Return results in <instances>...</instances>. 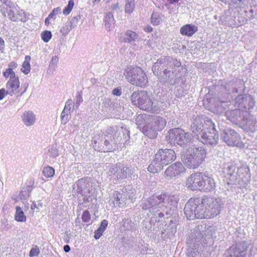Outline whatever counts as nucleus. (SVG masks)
<instances>
[{
	"label": "nucleus",
	"instance_id": "6e6552de",
	"mask_svg": "<svg viewBox=\"0 0 257 257\" xmlns=\"http://www.w3.org/2000/svg\"><path fill=\"white\" fill-rule=\"evenodd\" d=\"M214 200L212 198L206 197L203 198L200 197L191 198L187 202L185 208L187 209H197L210 208L211 204L213 203Z\"/></svg>",
	"mask_w": 257,
	"mask_h": 257
},
{
	"label": "nucleus",
	"instance_id": "4d7b16f0",
	"mask_svg": "<svg viewBox=\"0 0 257 257\" xmlns=\"http://www.w3.org/2000/svg\"><path fill=\"white\" fill-rule=\"evenodd\" d=\"M16 209H21V208L20 207H16Z\"/></svg>",
	"mask_w": 257,
	"mask_h": 257
},
{
	"label": "nucleus",
	"instance_id": "8fccbe9b",
	"mask_svg": "<svg viewBox=\"0 0 257 257\" xmlns=\"http://www.w3.org/2000/svg\"><path fill=\"white\" fill-rule=\"evenodd\" d=\"M194 211H196V212H198V215L197 216L200 215H204V210H194Z\"/></svg>",
	"mask_w": 257,
	"mask_h": 257
},
{
	"label": "nucleus",
	"instance_id": "49530a36",
	"mask_svg": "<svg viewBox=\"0 0 257 257\" xmlns=\"http://www.w3.org/2000/svg\"><path fill=\"white\" fill-rule=\"evenodd\" d=\"M58 60H59L58 57L57 56H55L52 58L51 62L52 63L55 64L58 62Z\"/></svg>",
	"mask_w": 257,
	"mask_h": 257
},
{
	"label": "nucleus",
	"instance_id": "7c9ffc66",
	"mask_svg": "<svg viewBox=\"0 0 257 257\" xmlns=\"http://www.w3.org/2000/svg\"><path fill=\"white\" fill-rule=\"evenodd\" d=\"M74 6V0H69L68 5L63 10V14L65 16L68 15L72 11Z\"/></svg>",
	"mask_w": 257,
	"mask_h": 257
},
{
	"label": "nucleus",
	"instance_id": "ea45409f",
	"mask_svg": "<svg viewBox=\"0 0 257 257\" xmlns=\"http://www.w3.org/2000/svg\"><path fill=\"white\" fill-rule=\"evenodd\" d=\"M104 231L98 227V228L95 231L94 238L96 239H99L102 235Z\"/></svg>",
	"mask_w": 257,
	"mask_h": 257
},
{
	"label": "nucleus",
	"instance_id": "6ab92c4d",
	"mask_svg": "<svg viewBox=\"0 0 257 257\" xmlns=\"http://www.w3.org/2000/svg\"><path fill=\"white\" fill-rule=\"evenodd\" d=\"M24 123L27 126H31L34 124L36 120V116L31 111H26L22 116Z\"/></svg>",
	"mask_w": 257,
	"mask_h": 257
},
{
	"label": "nucleus",
	"instance_id": "f704fd0d",
	"mask_svg": "<svg viewBox=\"0 0 257 257\" xmlns=\"http://www.w3.org/2000/svg\"><path fill=\"white\" fill-rule=\"evenodd\" d=\"M40 253V250L39 247L35 245L34 247H33L29 253V256L30 257L36 256L39 255Z\"/></svg>",
	"mask_w": 257,
	"mask_h": 257
},
{
	"label": "nucleus",
	"instance_id": "4c0bfd02",
	"mask_svg": "<svg viewBox=\"0 0 257 257\" xmlns=\"http://www.w3.org/2000/svg\"><path fill=\"white\" fill-rule=\"evenodd\" d=\"M91 217L89 213L87 210H85L82 215V219L84 222H88L90 220Z\"/></svg>",
	"mask_w": 257,
	"mask_h": 257
},
{
	"label": "nucleus",
	"instance_id": "72a5a7b5",
	"mask_svg": "<svg viewBox=\"0 0 257 257\" xmlns=\"http://www.w3.org/2000/svg\"><path fill=\"white\" fill-rule=\"evenodd\" d=\"M135 8V3L134 1L128 2L125 7V11L126 13L131 14L132 13Z\"/></svg>",
	"mask_w": 257,
	"mask_h": 257
},
{
	"label": "nucleus",
	"instance_id": "f8f14e48",
	"mask_svg": "<svg viewBox=\"0 0 257 257\" xmlns=\"http://www.w3.org/2000/svg\"><path fill=\"white\" fill-rule=\"evenodd\" d=\"M186 169L180 162H176L169 166L164 172V177L166 179L170 180L184 173Z\"/></svg>",
	"mask_w": 257,
	"mask_h": 257
},
{
	"label": "nucleus",
	"instance_id": "aec40b11",
	"mask_svg": "<svg viewBox=\"0 0 257 257\" xmlns=\"http://www.w3.org/2000/svg\"><path fill=\"white\" fill-rule=\"evenodd\" d=\"M164 166L154 156L153 160L148 167V170L151 173H157L163 170Z\"/></svg>",
	"mask_w": 257,
	"mask_h": 257
},
{
	"label": "nucleus",
	"instance_id": "f3484780",
	"mask_svg": "<svg viewBox=\"0 0 257 257\" xmlns=\"http://www.w3.org/2000/svg\"><path fill=\"white\" fill-rule=\"evenodd\" d=\"M18 67V64L14 61L11 62L8 65V68H7L3 73V76L5 78L13 79L15 77H19L16 75L14 70Z\"/></svg>",
	"mask_w": 257,
	"mask_h": 257
},
{
	"label": "nucleus",
	"instance_id": "cd10ccee",
	"mask_svg": "<svg viewBox=\"0 0 257 257\" xmlns=\"http://www.w3.org/2000/svg\"><path fill=\"white\" fill-rule=\"evenodd\" d=\"M184 214L186 216L188 219L189 220H194L195 219H200L199 217H198V212H196V211H194V210H184Z\"/></svg>",
	"mask_w": 257,
	"mask_h": 257
},
{
	"label": "nucleus",
	"instance_id": "473e14b6",
	"mask_svg": "<svg viewBox=\"0 0 257 257\" xmlns=\"http://www.w3.org/2000/svg\"><path fill=\"white\" fill-rule=\"evenodd\" d=\"M41 38L45 42H48L52 38V34L50 31H44L41 33Z\"/></svg>",
	"mask_w": 257,
	"mask_h": 257
},
{
	"label": "nucleus",
	"instance_id": "6e6d98bb",
	"mask_svg": "<svg viewBox=\"0 0 257 257\" xmlns=\"http://www.w3.org/2000/svg\"><path fill=\"white\" fill-rule=\"evenodd\" d=\"M106 3H108L110 2V0H104Z\"/></svg>",
	"mask_w": 257,
	"mask_h": 257
},
{
	"label": "nucleus",
	"instance_id": "c9c22d12",
	"mask_svg": "<svg viewBox=\"0 0 257 257\" xmlns=\"http://www.w3.org/2000/svg\"><path fill=\"white\" fill-rule=\"evenodd\" d=\"M61 13V9L60 8L57 7L54 8L53 11L48 15L49 18L55 19V16Z\"/></svg>",
	"mask_w": 257,
	"mask_h": 257
},
{
	"label": "nucleus",
	"instance_id": "a18cd8bd",
	"mask_svg": "<svg viewBox=\"0 0 257 257\" xmlns=\"http://www.w3.org/2000/svg\"><path fill=\"white\" fill-rule=\"evenodd\" d=\"M4 47L5 41L2 37H0V51L4 49Z\"/></svg>",
	"mask_w": 257,
	"mask_h": 257
},
{
	"label": "nucleus",
	"instance_id": "bb28decb",
	"mask_svg": "<svg viewBox=\"0 0 257 257\" xmlns=\"http://www.w3.org/2000/svg\"><path fill=\"white\" fill-rule=\"evenodd\" d=\"M42 174L46 178H51L54 175L55 170L53 167L47 166L43 168Z\"/></svg>",
	"mask_w": 257,
	"mask_h": 257
},
{
	"label": "nucleus",
	"instance_id": "9d476101",
	"mask_svg": "<svg viewBox=\"0 0 257 257\" xmlns=\"http://www.w3.org/2000/svg\"><path fill=\"white\" fill-rule=\"evenodd\" d=\"M223 139L230 146H236L239 148H243L244 146L241 140L240 136L233 130H229L224 133Z\"/></svg>",
	"mask_w": 257,
	"mask_h": 257
},
{
	"label": "nucleus",
	"instance_id": "e433bc0d",
	"mask_svg": "<svg viewBox=\"0 0 257 257\" xmlns=\"http://www.w3.org/2000/svg\"><path fill=\"white\" fill-rule=\"evenodd\" d=\"M204 238L208 239L210 237L213 236L212 228L211 227H208L206 230H204L203 232Z\"/></svg>",
	"mask_w": 257,
	"mask_h": 257
},
{
	"label": "nucleus",
	"instance_id": "b1692460",
	"mask_svg": "<svg viewBox=\"0 0 257 257\" xmlns=\"http://www.w3.org/2000/svg\"><path fill=\"white\" fill-rule=\"evenodd\" d=\"M204 215L198 216L200 219H210L213 218L220 213L219 210H204Z\"/></svg>",
	"mask_w": 257,
	"mask_h": 257
},
{
	"label": "nucleus",
	"instance_id": "2f4dec72",
	"mask_svg": "<svg viewBox=\"0 0 257 257\" xmlns=\"http://www.w3.org/2000/svg\"><path fill=\"white\" fill-rule=\"evenodd\" d=\"M122 225L125 230H130L134 227V223L130 219H124L122 220Z\"/></svg>",
	"mask_w": 257,
	"mask_h": 257
},
{
	"label": "nucleus",
	"instance_id": "3c124183",
	"mask_svg": "<svg viewBox=\"0 0 257 257\" xmlns=\"http://www.w3.org/2000/svg\"><path fill=\"white\" fill-rule=\"evenodd\" d=\"M126 173H124L123 172V176H117V177L118 178V179H122L123 178H125L126 177Z\"/></svg>",
	"mask_w": 257,
	"mask_h": 257
},
{
	"label": "nucleus",
	"instance_id": "a19ab883",
	"mask_svg": "<svg viewBox=\"0 0 257 257\" xmlns=\"http://www.w3.org/2000/svg\"><path fill=\"white\" fill-rule=\"evenodd\" d=\"M107 224H108L107 221L106 220H103L101 222L99 228L102 229V230H103L104 231L106 228Z\"/></svg>",
	"mask_w": 257,
	"mask_h": 257
},
{
	"label": "nucleus",
	"instance_id": "58836bf2",
	"mask_svg": "<svg viewBox=\"0 0 257 257\" xmlns=\"http://www.w3.org/2000/svg\"><path fill=\"white\" fill-rule=\"evenodd\" d=\"M114 196H115L114 201L116 202V204L119 207V205L120 204V199L121 198V194L118 191H115L114 193Z\"/></svg>",
	"mask_w": 257,
	"mask_h": 257
},
{
	"label": "nucleus",
	"instance_id": "0eeeda50",
	"mask_svg": "<svg viewBox=\"0 0 257 257\" xmlns=\"http://www.w3.org/2000/svg\"><path fill=\"white\" fill-rule=\"evenodd\" d=\"M205 131L202 132L200 137L204 144L215 145L218 141V135L215 127L211 123L205 125Z\"/></svg>",
	"mask_w": 257,
	"mask_h": 257
},
{
	"label": "nucleus",
	"instance_id": "79ce46f5",
	"mask_svg": "<svg viewBox=\"0 0 257 257\" xmlns=\"http://www.w3.org/2000/svg\"><path fill=\"white\" fill-rule=\"evenodd\" d=\"M8 94L7 93V89L6 90L4 88H3L0 89V100L3 99L5 96Z\"/></svg>",
	"mask_w": 257,
	"mask_h": 257
},
{
	"label": "nucleus",
	"instance_id": "37998d69",
	"mask_svg": "<svg viewBox=\"0 0 257 257\" xmlns=\"http://www.w3.org/2000/svg\"><path fill=\"white\" fill-rule=\"evenodd\" d=\"M112 94L116 96H120L121 94V92L119 88H115L113 90Z\"/></svg>",
	"mask_w": 257,
	"mask_h": 257
},
{
	"label": "nucleus",
	"instance_id": "5fc2aeb1",
	"mask_svg": "<svg viewBox=\"0 0 257 257\" xmlns=\"http://www.w3.org/2000/svg\"><path fill=\"white\" fill-rule=\"evenodd\" d=\"M101 0H93V1L94 2H97V3H99L100 2Z\"/></svg>",
	"mask_w": 257,
	"mask_h": 257
},
{
	"label": "nucleus",
	"instance_id": "9b49d317",
	"mask_svg": "<svg viewBox=\"0 0 257 257\" xmlns=\"http://www.w3.org/2000/svg\"><path fill=\"white\" fill-rule=\"evenodd\" d=\"M248 248L245 242H239L235 246L228 249L224 254L225 257H246V251Z\"/></svg>",
	"mask_w": 257,
	"mask_h": 257
},
{
	"label": "nucleus",
	"instance_id": "a878e982",
	"mask_svg": "<svg viewBox=\"0 0 257 257\" xmlns=\"http://www.w3.org/2000/svg\"><path fill=\"white\" fill-rule=\"evenodd\" d=\"M205 227L204 225H198L193 230V237L196 238H200L204 236V229Z\"/></svg>",
	"mask_w": 257,
	"mask_h": 257
},
{
	"label": "nucleus",
	"instance_id": "7ed1b4c3",
	"mask_svg": "<svg viewBox=\"0 0 257 257\" xmlns=\"http://www.w3.org/2000/svg\"><path fill=\"white\" fill-rule=\"evenodd\" d=\"M124 75L128 81L134 85L140 87H145L147 86V76L144 70L140 67H127L124 71Z\"/></svg>",
	"mask_w": 257,
	"mask_h": 257
},
{
	"label": "nucleus",
	"instance_id": "39448f33",
	"mask_svg": "<svg viewBox=\"0 0 257 257\" xmlns=\"http://www.w3.org/2000/svg\"><path fill=\"white\" fill-rule=\"evenodd\" d=\"M189 137L188 133L180 128H174L168 132L166 139L171 145L183 146L187 143Z\"/></svg>",
	"mask_w": 257,
	"mask_h": 257
},
{
	"label": "nucleus",
	"instance_id": "4be33fe9",
	"mask_svg": "<svg viewBox=\"0 0 257 257\" xmlns=\"http://www.w3.org/2000/svg\"><path fill=\"white\" fill-rule=\"evenodd\" d=\"M164 15L160 13L153 12L151 17V23L154 26L160 25L163 21Z\"/></svg>",
	"mask_w": 257,
	"mask_h": 257
},
{
	"label": "nucleus",
	"instance_id": "f257e3e1",
	"mask_svg": "<svg viewBox=\"0 0 257 257\" xmlns=\"http://www.w3.org/2000/svg\"><path fill=\"white\" fill-rule=\"evenodd\" d=\"M186 187L191 191L208 192L215 188V182L212 176L202 172L191 174L185 181Z\"/></svg>",
	"mask_w": 257,
	"mask_h": 257
},
{
	"label": "nucleus",
	"instance_id": "c756f323",
	"mask_svg": "<svg viewBox=\"0 0 257 257\" xmlns=\"http://www.w3.org/2000/svg\"><path fill=\"white\" fill-rule=\"evenodd\" d=\"M67 107L66 105L62 112L61 115V123L63 124H66L68 122V117L69 114L70 113V108L68 109V110H67Z\"/></svg>",
	"mask_w": 257,
	"mask_h": 257
},
{
	"label": "nucleus",
	"instance_id": "864d4df0",
	"mask_svg": "<svg viewBox=\"0 0 257 257\" xmlns=\"http://www.w3.org/2000/svg\"><path fill=\"white\" fill-rule=\"evenodd\" d=\"M159 216L160 217H163L164 216V214L162 213H159Z\"/></svg>",
	"mask_w": 257,
	"mask_h": 257
},
{
	"label": "nucleus",
	"instance_id": "423d86ee",
	"mask_svg": "<svg viewBox=\"0 0 257 257\" xmlns=\"http://www.w3.org/2000/svg\"><path fill=\"white\" fill-rule=\"evenodd\" d=\"M166 122L161 117L154 116L152 117L151 124L144 126L142 128V132L148 137L151 138L156 136L157 131H161L164 128Z\"/></svg>",
	"mask_w": 257,
	"mask_h": 257
},
{
	"label": "nucleus",
	"instance_id": "09e8293b",
	"mask_svg": "<svg viewBox=\"0 0 257 257\" xmlns=\"http://www.w3.org/2000/svg\"><path fill=\"white\" fill-rule=\"evenodd\" d=\"M52 18H49V16L45 19V23L46 25H47V26L49 25V24H50V20Z\"/></svg>",
	"mask_w": 257,
	"mask_h": 257
},
{
	"label": "nucleus",
	"instance_id": "4468645a",
	"mask_svg": "<svg viewBox=\"0 0 257 257\" xmlns=\"http://www.w3.org/2000/svg\"><path fill=\"white\" fill-rule=\"evenodd\" d=\"M20 81L19 77H15L13 79H9L6 83V89L7 93L11 96L22 95L27 90V87L24 90L21 91Z\"/></svg>",
	"mask_w": 257,
	"mask_h": 257
},
{
	"label": "nucleus",
	"instance_id": "20e7f679",
	"mask_svg": "<svg viewBox=\"0 0 257 257\" xmlns=\"http://www.w3.org/2000/svg\"><path fill=\"white\" fill-rule=\"evenodd\" d=\"M131 100L134 105L145 111L153 110V101L148 91L140 90L133 92Z\"/></svg>",
	"mask_w": 257,
	"mask_h": 257
},
{
	"label": "nucleus",
	"instance_id": "a211bd4d",
	"mask_svg": "<svg viewBox=\"0 0 257 257\" xmlns=\"http://www.w3.org/2000/svg\"><path fill=\"white\" fill-rule=\"evenodd\" d=\"M18 67V64L14 61L11 62L8 65V68H7L3 73V76L5 78L13 79L15 77H19L16 75L14 70Z\"/></svg>",
	"mask_w": 257,
	"mask_h": 257
},
{
	"label": "nucleus",
	"instance_id": "412c9836",
	"mask_svg": "<svg viewBox=\"0 0 257 257\" xmlns=\"http://www.w3.org/2000/svg\"><path fill=\"white\" fill-rule=\"evenodd\" d=\"M198 244L190 243L188 246L186 254L188 257H201V253L198 250Z\"/></svg>",
	"mask_w": 257,
	"mask_h": 257
},
{
	"label": "nucleus",
	"instance_id": "393cba45",
	"mask_svg": "<svg viewBox=\"0 0 257 257\" xmlns=\"http://www.w3.org/2000/svg\"><path fill=\"white\" fill-rule=\"evenodd\" d=\"M138 37V34L132 31L128 30L125 33V38H124V43H131L135 41Z\"/></svg>",
	"mask_w": 257,
	"mask_h": 257
},
{
	"label": "nucleus",
	"instance_id": "de8ad7c7",
	"mask_svg": "<svg viewBox=\"0 0 257 257\" xmlns=\"http://www.w3.org/2000/svg\"><path fill=\"white\" fill-rule=\"evenodd\" d=\"M64 250L66 252H68L70 250V247L68 245H65L64 246Z\"/></svg>",
	"mask_w": 257,
	"mask_h": 257
},
{
	"label": "nucleus",
	"instance_id": "ddd939ff",
	"mask_svg": "<svg viewBox=\"0 0 257 257\" xmlns=\"http://www.w3.org/2000/svg\"><path fill=\"white\" fill-rule=\"evenodd\" d=\"M175 195H168L166 192H162L161 194H155L149 199V202L152 206H155L165 203V200L175 203L177 202Z\"/></svg>",
	"mask_w": 257,
	"mask_h": 257
},
{
	"label": "nucleus",
	"instance_id": "c85d7f7f",
	"mask_svg": "<svg viewBox=\"0 0 257 257\" xmlns=\"http://www.w3.org/2000/svg\"><path fill=\"white\" fill-rule=\"evenodd\" d=\"M15 219L18 222H25L27 220V217L22 210H16Z\"/></svg>",
	"mask_w": 257,
	"mask_h": 257
},
{
	"label": "nucleus",
	"instance_id": "13d9d810",
	"mask_svg": "<svg viewBox=\"0 0 257 257\" xmlns=\"http://www.w3.org/2000/svg\"><path fill=\"white\" fill-rule=\"evenodd\" d=\"M12 19V20H13V21H16V20H15V19Z\"/></svg>",
	"mask_w": 257,
	"mask_h": 257
},
{
	"label": "nucleus",
	"instance_id": "f03ea898",
	"mask_svg": "<svg viewBox=\"0 0 257 257\" xmlns=\"http://www.w3.org/2000/svg\"><path fill=\"white\" fill-rule=\"evenodd\" d=\"M206 157V150L202 147L189 148L182 155V160L188 168L195 169L203 163Z\"/></svg>",
	"mask_w": 257,
	"mask_h": 257
},
{
	"label": "nucleus",
	"instance_id": "5701e85b",
	"mask_svg": "<svg viewBox=\"0 0 257 257\" xmlns=\"http://www.w3.org/2000/svg\"><path fill=\"white\" fill-rule=\"evenodd\" d=\"M31 59V58L30 56L26 55L25 57V60L22 65L21 70L26 75L29 73L31 70V65L30 64Z\"/></svg>",
	"mask_w": 257,
	"mask_h": 257
},
{
	"label": "nucleus",
	"instance_id": "dca6fc26",
	"mask_svg": "<svg viewBox=\"0 0 257 257\" xmlns=\"http://www.w3.org/2000/svg\"><path fill=\"white\" fill-rule=\"evenodd\" d=\"M198 30V27L195 25L185 24L181 27L180 33L182 36L191 37Z\"/></svg>",
	"mask_w": 257,
	"mask_h": 257
},
{
	"label": "nucleus",
	"instance_id": "603ef678",
	"mask_svg": "<svg viewBox=\"0 0 257 257\" xmlns=\"http://www.w3.org/2000/svg\"><path fill=\"white\" fill-rule=\"evenodd\" d=\"M170 4H174L178 3L180 0H168Z\"/></svg>",
	"mask_w": 257,
	"mask_h": 257
},
{
	"label": "nucleus",
	"instance_id": "c03bdc74",
	"mask_svg": "<svg viewBox=\"0 0 257 257\" xmlns=\"http://www.w3.org/2000/svg\"><path fill=\"white\" fill-rule=\"evenodd\" d=\"M144 31L147 33H151L153 31V28L150 25H147L144 28Z\"/></svg>",
	"mask_w": 257,
	"mask_h": 257
},
{
	"label": "nucleus",
	"instance_id": "2eb2a0df",
	"mask_svg": "<svg viewBox=\"0 0 257 257\" xmlns=\"http://www.w3.org/2000/svg\"><path fill=\"white\" fill-rule=\"evenodd\" d=\"M211 123H205V120L200 116H196L193 120L191 125L193 133L200 136V134L205 131V125H210Z\"/></svg>",
	"mask_w": 257,
	"mask_h": 257
},
{
	"label": "nucleus",
	"instance_id": "1a4fd4ad",
	"mask_svg": "<svg viewBox=\"0 0 257 257\" xmlns=\"http://www.w3.org/2000/svg\"><path fill=\"white\" fill-rule=\"evenodd\" d=\"M155 157L164 166L171 163L176 159L174 151L168 149H159Z\"/></svg>",
	"mask_w": 257,
	"mask_h": 257
}]
</instances>
